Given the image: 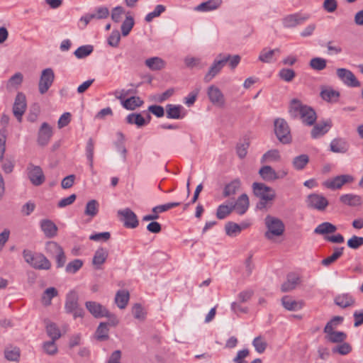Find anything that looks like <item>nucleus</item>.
<instances>
[{
    "label": "nucleus",
    "mask_w": 363,
    "mask_h": 363,
    "mask_svg": "<svg viewBox=\"0 0 363 363\" xmlns=\"http://www.w3.org/2000/svg\"><path fill=\"white\" fill-rule=\"evenodd\" d=\"M289 115L294 119H301L307 125H312L317 116L315 111L310 106L303 104L298 99H293L289 107Z\"/></svg>",
    "instance_id": "1"
},
{
    "label": "nucleus",
    "mask_w": 363,
    "mask_h": 363,
    "mask_svg": "<svg viewBox=\"0 0 363 363\" xmlns=\"http://www.w3.org/2000/svg\"><path fill=\"white\" fill-rule=\"evenodd\" d=\"M24 260L32 267L36 269H50L51 263L42 253H33L29 250L23 251Z\"/></svg>",
    "instance_id": "2"
},
{
    "label": "nucleus",
    "mask_w": 363,
    "mask_h": 363,
    "mask_svg": "<svg viewBox=\"0 0 363 363\" xmlns=\"http://www.w3.org/2000/svg\"><path fill=\"white\" fill-rule=\"evenodd\" d=\"M264 223L267 228L264 233V237L267 239L273 240L274 238L283 235L285 225L281 219L268 215L264 219Z\"/></svg>",
    "instance_id": "3"
},
{
    "label": "nucleus",
    "mask_w": 363,
    "mask_h": 363,
    "mask_svg": "<svg viewBox=\"0 0 363 363\" xmlns=\"http://www.w3.org/2000/svg\"><path fill=\"white\" fill-rule=\"evenodd\" d=\"M228 56L224 55V53L218 54L211 67L208 72L205 74L203 77V81L206 83L211 82L217 74H218L225 64L228 62L229 58Z\"/></svg>",
    "instance_id": "4"
},
{
    "label": "nucleus",
    "mask_w": 363,
    "mask_h": 363,
    "mask_svg": "<svg viewBox=\"0 0 363 363\" xmlns=\"http://www.w3.org/2000/svg\"><path fill=\"white\" fill-rule=\"evenodd\" d=\"M274 131L278 140L283 144L291 142V135L288 123L283 118H277L274 121Z\"/></svg>",
    "instance_id": "5"
},
{
    "label": "nucleus",
    "mask_w": 363,
    "mask_h": 363,
    "mask_svg": "<svg viewBox=\"0 0 363 363\" xmlns=\"http://www.w3.org/2000/svg\"><path fill=\"white\" fill-rule=\"evenodd\" d=\"M252 191L255 196L265 201H273L276 197L274 189L264 183L254 182L252 185Z\"/></svg>",
    "instance_id": "6"
},
{
    "label": "nucleus",
    "mask_w": 363,
    "mask_h": 363,
    "mask_svg": "<svg viewBox=\"0 0 363 363\" xmlns=\"http://www.w3.org/2000/svg\"><path fill=\"white\" fill-rule=\"evenodd\" d=\"M306 202L309 208L319 211H325L329 204L328 199L324 196L318 194H309L306 198Z\"/></svg>",
    "instance_id": "7"
},
{
    "label": "nucleus",
    "mask_w": 363,
    "mask_h": 363,
    "mask_svg": "<svg viewBox=\"0 0 363 363\" xmlns=\"http://www.w3.org/2000/svg\"><path fill=\"white\" fill-rule=\"evenodd\" d=\"M26 171L28 177L33 185L38 186L45 182V177L40 166L30 163L27 167Z\"/></svg>",
    "instance_id": "8"
},
{
    "label": "nucleus",
    "mask_w": 363,
    "mask_h": 363,
    "mask_svg": "<svg viewBox=\"0 0 363 363\" xmlns=\"http://www.w3.org/2000/svg\"><path fill=\"white\" fill-rule=\"evenodd\" d=\"M354 181V177L350 174H342L336 176L323 182V185L331 190L341 189L347 183H351Z\"/></svg>",
    "instance_id": "9"
},
{
    "label": "nucleus",
    "mask_w": 363,
    "mask_h": 363,
    "mask_svg": "<svg viewBox=\"0 0 363 363\" xmlns=\"http://www.w3.org/2000/svg\"><path fill=\"white\" fill-rule=\"evenodd\" d=\"M55 74L51 68H46L41 72L38 83V90L41 94H45L52 85Z\"/></svg>",
    "instance_id": "10"
},
{
    "label": "nucleus",
    "mask_w": 363,
    "mask_h": 363,
    "mask_svg": "<svg viewBox=\"0 0 363 363\" xmlns=\"http://www.w3.org/2000/svg\"><path fill=\"white\" fill-rule=\"evenodd\" d=\"M336 74L339 79L349 87H359L361 85L360 82L350 69L338 68L336 70Z\"/></svg>",
    "instance_id": "11"
},
{
    "label": "nucleus",
    "mask_w": 363,
    "mask_h": 363,
    "mask_svg": "<svg viewBox=\"0 0 363 363\" xmlns=\"http://www.w3.org/2000/svg\"><path fill=\"white\" fill-rule=\"evenodd\" d=\"M118 215L125 227L135 228L138 225V220L135 213L128 208L119 210Z\"/></svg>",
    "instance_id": "12"
},
{
    "label": "nucleus",
    "mask_w": 363,
    "mask_h": 363,
    "mask_svg": "<svg viewBox=\"0 0 363 363\" xmlns=\"http://www.w3.org/2000/svg\"><path fill=\"white\" fill-rule=\"evenodd\" d=\"M85 306L88 311L96 318L111 317V313L107 308L96 301H86Z\"/></svg>",
    "instance_id": "13"
},
{
    "label": "nucleus",
    "mask_w": 363,
    "mask_h": 363,
    "mask_svg": "<svg viewBox=\"0 0 363 363\" xmlns=\"http://www.w3.org/2000/svg\"><path fill=\"white\" fill-rule=\"evenodd\" d=\"M207 95L209 101L215 106L223 107L225 104V99L221 90L215 85H211L207 89Z\"/></svg>",
    "instance_id": "14"
},
{
    "label": "nucleus",
    "mask_w": 363,
    "mask_h": 363,
    "mask_svg": "<svg viewBox=\"0 0 363 363\" xmlns=\"http://www.w3.org/2000/svg\"><path fill=\"white\" fill-rule=\"evenodd\" d=\"M26 109V96L23 93H18L13 106V113L17 120L21 122L22 116Z\"/></svg>",
    "instance_id": "15"
},
{
    "label": "nucleus",
    "mask_w": 363,
    "mask_h": 363,
    "mask_svg": "<svg viewBox=\"0 0 363 363\" xmlns=\"http://www.w3.org/2000/svg\"><path fill=\"white\" fill-rule=\"evenodd\" d=\"M259 174L263 180L266 182H273L276 179L284 177L287 174V172H282L281 174H279L271 166L265 165L259 169Z\"/></svg>",
    "instance_id": "16"
},
{
    "label": "nucleus",
    "mask_w": 363,
    "mask_h": 363,
    "mask_svg": "<svg viewBox=\"0 0 363 363\" xmlns=\"http://www.w3.org/2000/svg\"><path fill=\"white\" fill-rule=\"evenodd\" d=\"M52 135V130L50 125L44 122L42 123L38 134V143L40 146L47 145Z\"/></svg>",
    "instance_id": "17"
},
{
    "label": "nucleus",
    "mask_w": 363,
    "mask_h": 363,
    "mask_svg": "<svg viewBox=\"0 0 363 363\" xmlns=\"http://www.w3.org/2000/svg\"><path fill=\"white\" fill-rule=\"evenodd\" d=\"M167 118L171 119H182L186 116L184 108L181 105L167 104L166 106Z\"/></svg>",
    "instance_id": "18"
},
{
    "label": "nucleus",
    "mask_w": 363,
    "mask_h": 363,
    "mask_svg": "<svg viewBox=\"0 0 363 363\" xmlns=\"http://www.w3.org/2000/svg\"><path fill=\"white\" fill-rule=\"evenodd\" d=\"M40 228L45 236L52 238L57 234V226L50 219H43L40 223Z\"/></svg>",
    "instance_id": "19"
},
{
    "label": "nucleus",
    "mask_w": 363,
    "mask_h": 363,
    "mask_svg": "<svg viewBox=\"0 0 363 363\" xmlns=\"http://www.w3.org/2000/svg\"><path fill=\"white\" fill-rule=\"evenodd\" d=\"M332 126L330 121L320 122L315 124L311 131V135L313 139H317L327 133Z\"/></svg>",
    "instance_id": "20"
},
{
    "label": "nucleus",
    "mask_w": 363,
    "mask_h": 363,
    "mask_svg": "<svg viewBox=\"0 0 363 363\" xmlns=\"http://www.w3.org/2000/svg\"><path fill=\"white\" fill-rule=\"evenodd\" d=\"M108 256V251L107 249L104 247H100L97 249L92 259V264L94 265V269H101V267L106 261Z\"/></svg>",
    "instance_id": "21"
},
{
    "label": "nucleus",
    "mask_w": 363,
    "mask_h": 363,
    "mask_svg": "<svg viewBox=\"0 0 363 363\" xmlns=\"http://www.w3.org/2000/svg\"><path fill=\"white\" fill-rule=\"evenodd\" d=\"M233 209L239 215H243L248 209L250 201L248 196L246 194H241L234 204H231Z\"/></svg>",
    "instance_id": "22"
},
{
    "label": "nucleus",
    "mask_w": 363,
    "mask_h": 363,
    "mask_svg": "<svg viewBox=\"0 0 363 363\" xmlns=\"http://www.w3.org/2000/svg\"><path fill=\"white\" fill-rule=\"evenodd\" d=\"M307 19L306 17H303L301 14L296 13L285 16L283 20V26L285 28H294L298 25L301 24Z\"/></svg>",
    "instance_id": "23"
},
{
    "label": "nucleus",
    "mask_w": 363,
    "mask_h": 363,
    "mask_svg": "<svg viewBox=\"0 0 363 363\" xmlns=\"http://www.w3.org/2000/svg\"><path fill=\"white\" fill-rule=\"evenodd\" d=\"M79 296L75 291H69L66 296L65 309L66 313H71L74 309L79 306Z\"/></svg>",
    "instance_id": "24"
},
{
    "label": "nucleus",
    "mask_w": 363,
    "mask_h": 363,
    "mask_svg": "<svg viewBox=\"0 0 363 363\" xmlns=\"http://www.w3.org/2000/svg\"><path fill=\"white\" fill-rule=\"evenodd\" d=\"M335 303L342 308L352 306L355 304V298L350 294H341L335 296Z\"/></svg>",
    "instance_id": "25"
},
{
    "label": "nucleus",
    "mask_w": 363,
    "mask_h": 363,
    "mask_svg": "<svg viewBox=\"0 0 363 363\" xmlns=\"http://www.w3.org/2000/svg\"><path fill=\"white\" fill-rule=\"evenodd\" d=\"M281 304L285 309L290 311H298L303 306L302 301H296L288 296H285L281 298Z\"/></svg>",
    "instance_id": "26"
},
{
    "label": "nucleus",
    "mask_w": 363,
    "mask_h": 363,
    "mask_svg": "<svg viewBox=\"0 0 363 363\" xmlns=\"http://www.w3.org/2000/svg\"><path fill=\"white\" fill-rule=\"evenodd\" d=\"M348 143L342 138H335L330 144V149L335 153H345L349 150Z\"/></svg>",
    "instance_id": "27"
},
{
    "label": "nucleus",
    "mask_w": 363,
    "mask_h": 363,
    "mask_svg": "<svg viewBox=\"0 0 363 363\" xmlns=\"http://www.w3.org/2000/svg\"><path fill=\"white\" fill-rule=\"evenodd\" d=\"M277 53H280V50L279 48L272 50L264 48L261 50L258 60L263 63H272L275 61L274 57Z\"/></svg>",
    "instance_id": "28"
},
{
    "label": "nucleus",
    "mask_w": 363,
    "mask_h": 363,
    "mask_svg": "<svg viewBox=\"0 0 363 363\" xmlns=\"http://www.w3.org/2000/svg\"><path fill=\"white\" fill-rule=\"evenodd\" d=\"M222 2V0H208L199 4L195 10L201 12L211 11L219 8Z\"/></svg>",
    "instance_id": "29"
},
{
    "label": "nucleus",
    "mask_w": 363,
    "mask_h": 363,
    "mask_svg": "<svg viewBox=\"0 0 363 363\" xmlns=\"http://www.w3.org/2000/svg\"><path fill=\"white\" fill-rule=\"evenodd\" d=\"M248 227V224L242 223L240 225L233 222H228L225 225V233L228 236L234 237L241 233V231Z\"/></svg>",
    "instance_id": "30"
},
{
    "label": "nucleus",
    "mask_w": 363,
    "mask_h": 363,
    "mask_svg": "<svg viewBox=\"0 0 363 363\" xmlns=\"http://www.w3.org/2000/svg\"><path fill=\"white\" fill-rule=\"evenodd\" d=\"M340 201L343 204L352 207L360 206L362 203L361 196L352 194L342 195L340 197Z\"/></svg>",
    "instance_id": "31"
},
{
    "label": "nucleus",
    "mask_w": 363,
    "mask_h": 363,
    "mask_svg": "<svg viewBox=\"0 0 363 363\" xmlns=\"http://www.w3.org/2000/svg\"><path fill=\"white\" fill-rule=\"evenodd\" d=\"M145 65L152 71H159L164 69L166 62L164 60L159 57H152L148 58L145 62Z\"/></svg>",
    "instance_id": "32"
},
{
    "label": "nucleus",
    "mask_w": 363,
    "mask_h": 363,
    "mask_svg": "<svg viewBox=\"0 0 363 363\" xmlns=\"http://www.w3.org/2000/svg\"><path fill=\"white\" fill-rule=\"evenodd\" d=\"M241 186V182L239 179H235L230 183L227 184L223 189V196L224 197H229L235 195Z\"/></svg>",
    "instance_id": "33"
},
{
    "label": "nucleus",
    "mask_w": 363,
    "mask_h": 363,
    "mask_svg": "<svg viewBox=\"0 0 363 363\" xmlns=\"http://www.w3.org/2000/svg\"><path fill=\"white\" fill-rule=\"evenodd\" d=\"M300 282V278L296 274H289L286 281L282 284L281 289L283 292H286L294 289Z\"/></svg>",
    "instance_id": "34"
},
{
    "label": "nucleus",
    "mask_w": 363,
    "mask_h": 363,
    "mask_svg": "<svg viewBox=\"0 0 363 363\" xmlns=\"http://www.w3.org/2000/svg\"><path fill=\"white\" fill-rule=\"evenodd\" d=\"M309 160V157L306 154L298 155L292 160L293 167L298 171L303 170L308 164Z\"/></svg>",
    "instance_id": "35"
},
{
    "label": "nucleus",
    "mask_w": 363,
    "mask_h": 363,
    "mask_svg": "<svg viewBox=\"0 0 363 363\" xmlns=\"http://www.w3.org/2000/svg\"><path fill=\"white\" fill-rule=\"evenodd\" d=\"M321 98L330 103H335L338 101L340 93L331 88L323 89L320 92Z\"/></svg>",
    "instance_id": "36"
},
{
    "label": "nucleus",
    "mask_w": 363,
    "mask_h": 363,
    "mask_svg": "<svg viewBox=\"0 0 363 363\" xmlns=\"http://www.w3.org/2000/svg\"><path fill=\"white\" fill-rule=\"evenodd\" d=\"M58 291L55 287H49L46 289L41 297V302L43 306H48L51 304L53 298L57 296Z\"/></svg>",
    "instance_id": "37"
},
{
    "label": "nucleus",
    "mask_w": 363,
    "mask_h": 363,
    "mask_svg": "<svg viewBox=\"0 0 363 363\" xmlns=\"http://www.w3.org/2000/svg\"><path fill=\"white\" fill-rule=\"evenodd\" d=\"M325 334L327 340L332 343L343 342L347 337V334L342 331H331L325 333Z\"/></svg>",
    "instance_id": "38"
},
{
    "label": "nucleus",
    "mask_w": 363,
    "mask_h": 363,
    "mask_svg": "<svg viewBox=\"0 0 363 363\" xmlns=\"http://www.w3.org/2000/svg\"><path fill=\"white\" fill-rule=\"evenodd\" d=\"M129 292L125 290H119L116 295L115 302L118 307L123 309L125 308L129 301Z\"/></svg>",
    "instance_id": "39"
},
{
    "label": "nucleus",
    "mask_w": 363,
    "mask_h": 363,
    "mask_svg": "<svg viewBox=\"0 0 363 363\" xmlns=\"http://www.w3.org/2000/svg\"><path fill=\"white\" fill-rule=\"evenodd\" d=\"M143 101L138 96H131L122 101L123 106L127 110H135L143 104Z\"/></svg>",
    "instance_id": "40"
},
{
    "label": "nucleus",
    "mask_w": 363,
    "mask_h": 363,
    "mask_svg": "<svg viewBox=\"0 0 363 363\" xmlns=\"http://www.w3.org/2000/svg\"><path fill=\"white\" fill-rule=\"evenodd\" d=\"M337 228L335 225L329 223L324 222L318 225L314 230V233L318 235H325L328 233H335Z\"/></svg>",
    "instance_id": "41"
},
{
    "label": "nucleus",
    "mask_w": 363,
    "mask_h": 363,
    "mask_svg": "<svg viewBox=\"0 0 363 363\" xmlns=\"http://www.w3.org/2000/svg\"><path fill=\"white\" fill-rule=\"evenodd\" d=\"M94 143L92 138H89L86 145V155L89 161V167L92 172V174H95L94 171Z\"/></svg>",
    "instance_id": "42"
},
{
    "label": "nucleus",
    "mask_w": 363,
    "mask_h": 363,
    "mask_svg": "<svg viewBox=\"0 0 363 363\" xmlns=\"http://www.w3.org/2000/svg\"><path fill=\"white\" fill-rule=\"evenodd\" d=\"M108 331L109 329L108 328V323H101L95 333L96 339L99 341H104L108 340Z\"/></svg>",
    "instance_id": "43"
},
{
    "label": "nucleus",
    "mask_w": 363,
    "mask_h": 363,
    "mask_svg": "<svg viewBox=\"0 0 363 363\" xmlns=\"http://www.w3.org/2000/svg\"><path fill=\"white\" fill-rule=\"evenodd\" d=\"M344 247H336L332 255L323 259L321 261V264L323 266L328 267L335 262L339 257L343 254Z\"/></svg>",
    "instance_id": "44"
},
{
    "label": "nucleus",
    "mask_w": 363,
    "mask_h": 363,
    "mask_svg": "<svg viewBox=\"0 0 363 363\" xmlns=\"http://www.w3.org/2000/svg\"><path fill=\"white\" fill-rule=\"evenodd\" d=\"M280 157H281L279 150L275 149L270 150L262 155L261 158V162L265 163L269 162H277L280 160Z\"/></svg>",
    "instance_id": "45"
},
{
    "label": "nucleus",
    "mask_w": 363,
    "mask_h": 363,
    "mask_svg": "<svg viewBox=\"0 0 363 363\" xmlns=\"http://www.w3.org/2000/svg\"><path fill=\"white\" fill-rule=\"evenodd\" d=\"M94 47L91 45H86L79 47L74 52L78 59L84 58L92 53Z\"/></svg>",
    "instance_id": "46"
},
{
    "label": "nucleus",
    "mask_w": 363,
    "mask_h": 363,
    "mask_svg": "<svg viewBox=\"0 0 363 363\" xmlns=\"http://www.w3.org/2000/svg\"><path fill=\"white\" fill-rule=\"evenodd\" d=\"M309 65L314 70L321 71L325 69L327 60L322 57H313L310 60Z\"/></svg>",
    "instance_id": "47"
},
{
    "label": "nucleus",
    "mask_w": 363,
    "mask_h": 363,
    "mask_svg": "<svg viewBox=\"0 0 363 363\" xmlns=\"http://www.w3.org/2000/svg\"><path fill=\"white\" fill-rule=\"evenodd\" d=\"M135 24L134 19L130 16H126L125 20L121 25V33L123 36H127Z\"/></svg>",
    "instance_id": "48"
},
{
    "label": "nucleus",
    "mask_w": 363,
    "mask_h": 363,
    "mask_svg": "<svg viewBox=\"0 0 363 363\" xmlns=\"http://www.w3.org/2000/svg\"><path fill=\"white\" fill-rule=\"evenodd\" d=\"M23 76L21 72L13 74L7 82L6 88L8 89L17 88L23 82Z\"/></svg>",
    "instance_id": "49"
},
{
    "label": "nucleus",
    "mask_w": 363,
    "mask_h": 363,
    "mask_svg": "<svg viewBox=\"0 0 363 363\" xmlns=\"http://www.w3.org/2000/svg\"><path fill=\"white\" fill-rule=\"evenodd\" d=\"M99 211V203L92 199L89 201L85 207L84 214L91 217L95 216Z\"/></svg>",
    "instance_id": "50"
},
{
    "label": "nucleus",
    "mask_w": 363,
    "mask_h": 363,
    "mask_svg": "<svg viewBox=\"0 0 363 363\" xmlns=\"http://www.w3.org/2000/svg\"><path fill=\"white\" fill-rule=\"evenodd\" d=\"M127 123L135 124L138 127L143 126L145 124V120L140 113H130L126 117Z\"/></svg>",
    "instance_id": "51"
},
{
    "label": "nucleus",
    "mask_w": 363,
    "mask_h": 363,
    "mask_svg": "<svg viewBox=\"0 0 363 363\" xmlns=\"http://www.w3.org/2000/svg\"><path fill=\"white\" fill-rule=\"evenodd\" d=\"M279 77L286 82H291L296 77V72L289 68H282L278 74Z\"/></svg>",
    "instance_id": "52"
},
{
    "label": "nucleus",
    "mask_w": 363,
    "mask_h": 363,
    "mask_svg": "<svg viewBox=\"0 0 363 363\" xmlns=\"http://www.w3.org/2000/svg\"><path fill=\"white\" fill-rule=\"evenodd\" d=\"M46 331L48 336L53 340H57L61 337L60 330L53 323L47 325Z\"/></svg>",
    "instance_id": "53"
},
{
    "label": "nucleus",
    "mask_w": 363,
    "mask_h": 363,
    "mask_svg": "<svg viewBox=\"0 0 363 363\" xmlns=\"http://www.w3.org/2000/svg\"><path fill=\"white\" fill-rule=\"evenodd\" d=\"M233 211L232 205L228 206L225 204L220 205L216 211V217L220 219L225 218Z\"/></svg>",
    "instance_id": "54"
},
{
    "label": "nucleus",
    "mask_w": 363,
    "mask_h": 363,
    "mask_svg": "<svg viewBox=\"0 0 363 363\" xmlns=\"http://www.w3.org/2000/svg\"><path fill=\"white\" fill-rule=\"evenodd\" d=\"M352 348L350 343L343 342L333 349V353H338L341 355H346L351 352Z\"/></svg>",
    "instance_id": "55"
},
{
    "label": "nucleus",
    "mask_w": 363,
    "mask_h": 363,
    "mask_svg": "<svg viewBox=\"0 0 363 363\" xmlns=\"http://www.w3.org/2000/svg\"><path fill=\"white\" fill-rule=\"evenodd\" d=\"M252 345L258 353L262 354L265 351L267 343L262 336H258L253 340Z\"/></svg>",
    "instance_id": "56"
},
{
    "label": "nucleus",
    "mask_w": 363,
    "mask_h": 363,
    "mask_svg": "<svg viewBox=\"0 0 363 363\" xmlns=\"http://www.w3.org/2000/svg\"><path fill=\"white\" fill-rule=\"evenodd\" d=\"M82 266L83 261L79 259H76L67 264L65 270L67 273L75 274L82 268Z\"/></svg>",
    "instance_id": "57"
},
{
    "label": "nucleus",
    "mask_w": 363,
    "mask_h": 363,
    "mask_svg": "<svg viewBox=\"0 0 363 363\" xmlns=\"http://www.w3.org/2000/svg\"><path fill=\"white\" fill-rule=\"evenodd\" d=\"M63 249L56 242L48 241L45 244V252L51 255H56Z\"/></svg>",
    "instance_id": "58"
},
{
    "label": "nucleus",
    "mask_w": 363,
    "mask_h": 363,
    "mask_svg": "<svg viewBox=\"0 0 363 363\" xmlns=\"http://www.w3.org/2000/svg\"><path fill=\"white\" fill-rule=\"evenodd\" d=\"M165 10L164 6L161 4L157 5L153 11L146 15L145 20L147 22H151L154 18L160 16Z\"/></svg>",
    "instance_id": "59"
},
{
    "label": "nucleus",
    "mask_w": 363,
    "mask_h": 363,
    "mask_svg": "<svg viewBox=\"0 0 363 363\" xmlns=\"http://www.w3.org/2000/svg\"><path fill=\"white\" fill-rule=\"evenodd\" d=\"M174 89H169L162 94H157L152 96V99L157 103H162L169 99L174 94Z\"/></svg>",
    "instance_id": "60"
},
{
    "label": "nucleus",
    "mask_w": 363,
    "mask_h": 363,
    "mask_svg": "<svg viewBox=\"0 0 363 363\" xmlns=\"http://www.w3.org/2000/svg\"><path fill=\"white\" fill-rule=\"evenodd\" d=\"M343 320V318L341 316L333 317L325 326L324 333H328L335 331L334 329Z\"/></svg>",
    "instance_id": "61"
},
{
    "label": "nucleus",
    "mask_w": 363,
    "mask_h": 363,
    "mask_svg": "<svg viewBox=\"0 0 363 363\" xmlns=\"http://www.w3.org/2000/svg\"><path fill=\"white\" fill-rule=\"evenodd\" d=\"M5 357L9 361H18L20 357V350L17 347L6 349L5 350Z\"/></svg>",
    "instance_id": "62"
},
{
    "label": "nucleus",
    "mask_w": 363,
    "mask_h": 363,
    "mask_svg": "<svg viewBox=\"0 0 363 363\" xmlns=\"http://www.w3.org/2000/svg\"><path fill=\"white\" fill-rule=\"evenodd\" d=\"M347 246L354 250H357L363 245V237L353 235L347 240Z\"/></svg>",
    "instance_id": "63"
},
{
    "label": "nucleus",
    "mask_w": 363,
    "mask_h": 363,
    "mask_svg": "<svg viewBox=\"0 0 363 363\" xmlns=\"http://www.w3.org/2000/svg\"><path fill=\"white\" fill-rule=\"evenodd\" d=\"M55 341L56 340H52L51 341L44 342L43 350L48 354L54 355L57 352V347L55 344Z\"/></svg>",
    "instance_id": "64"
}]
</instances>
